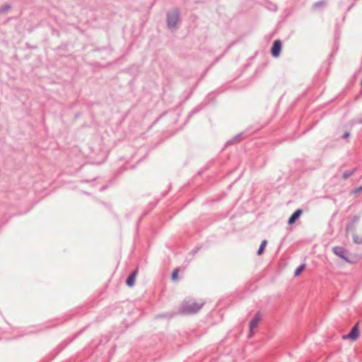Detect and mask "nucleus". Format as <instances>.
I'll use <instances>...</instances> for the list:
<instances>
[{
  "label": "nucleus",
  "mask_w": 362,
  "mask_h": 362,
  "mask_svg": "<svg viewBox=\"0 0 362 362\" xmlns=\"http://www.w3.org/2000/svg\"><path fill=\"white\" fill-rule=\"evenodd\" d=\"M359 337V330L358 327V324L355 325L354 327L351 329V332L346 334L342 336V339L344 340L349 339L351 341H355Z\"/></svg>",
  "instance_id": "obj_4"
},
{
  "label": "nucleus",
  "mask_w": 362,
  "mask_h": 362,
  "mask_svg": "<svg viewBox=\"0 0 362 362\" xmlns=\"http://www.w3.org/2000/svg\"><path fill=\"white\" fill-rule=\"evenodd\" d=\"M179 269H175L173 270L171 276V279L173 281H176L178 279Z\"/></svg>",
  "instance_id": "obj_12"
},
{
  "label": "nucleus",
  "mask_w": 362,
  "mask_h": 362,
  "mask_svg": "<svg viewBox=\"0 0 362 362\" xmlns=\"http://www.w3.org/2000/svg\"><path fill=\"white\" fill-rule=\"evenodd\" d=\"M303 211L301 209H297L289 218L288 223L292 225L301 216Z\"/></svg>",
  "instance_id": "obj_8"
},
{
  "label": "nucleus",
  "mask_w": 362,
  "mask_h": 362,
  "mask_svg": "<svg viewBox=\"0 0 362 362\" xmlns=\"http://www.w3.org/2000/svg\"><path fill=\"white\" fill-rule=\"evenodd\" d=\"M261 317L259 313H257L253 319L250 322V334L249 337H252L253 336V329L256 328L260 322Z\"/></svg>",
  "instance_id": "obj_6"
},
{
  "label": "nucleus",
  "mask_w": 362,
  "mask_h": 362,
  "mask_svg": "<svg viewBox=\"0 0 362 362\" xmlns=\"http://www.w3.org/2000/svg\"><path fill=\"white\" fill-rule=\"evenodd\" d=\"M202 307V303L194 302H187L182 306V313L185 314H192L199 311Z\"/></svg>",
  "instance_id": "obj_2"
},
{
  "label": "nucleus",
  "mask_w": 362,
  "mask_h": 362,
  "mask_svg": "<svg viewBox=\"0 0 362 362\" xmlns=\"http://www.w3.org/2000/svg\"><path fill=\"white\" fill-rule=\"evenodd\" d=\"M281 49V41L279 40H275L274 44H273V46L272 47V54L274 57H277L279 55V54H280Z\"/></svg>",
  "instance_id": "obj_7"
},
{
  "label": "nucleus",
  "mask_w": 362,
  "mask_h": 362,
  "mask_svg": "<svg viewBox=\"0 0 362 362\" xmlns=\"http://www.w3.org/2000/svg\"><path fill=\"white\" fill-rule=\"evenodd\" d=\"M179 21V13L177 11H173L168 15V25L169 27H174Z\"/></svg>",
  "instance_id": "obj_5"
},
{
  "label": "nucleus",
  "mask_w": 362,
  "mask_h": 362,
  "mask_svg": "<svg viewBox=\"0 0 362 362\" xmlns=\"http://www.w3.org/2000/svg\"><path fill=\"white\" fill-rule=\"evenodd\" d=\"M361 191H362V187L355 189L354 192L355 193H358V192H361Z\"/></svg>",
  "instance_id": "obj_13"
},
{
  "label": "nucleus",
  "mask_w": 362,
  "mask_h": 362,
  "mask_svg": "<svg viewBox=\"0 0 362 362\" xmlns=\"http://www.w3.org/2000/svg\"><path fill=\"white\" fill-rule=\"evenodd\" d=\"M137 270L134 271L127 279V284L128 286L132 287L134 285Z\"/></svg>",
  "instance_id": "obj_9"
},
{
  "label": "nucleus",
  "mask_w": 362,
  "mask_h": 362,
  "mask_svg": "<svg viewBox=\"0 0 362 362\" xmlns=\"http://www.w3.org/2000/svg\"><path fill=\"white\" fill-rule=\"evenodd\" d=\"M267 241L266 240H264L261 245H260V247L257 251V255H261L263 252H264V250L265 249V247L267 246Z\"/></svg>",
  "instance_id": "obj_10"
},
{
  "label": "nucleus",
  "mask_w": 362,
  "mask_h": 362,
  "mask_svg": "<svg viewBox=\"0 0 362 362\" xmlns=\"http://www.w3.org/2000/svg\"><path fill=\"white\" fill-rule=\"evenodd\" d=\"M334 255L340 257L346 262H351L349 259V253L346 249L343 247L336 246L332 248Z\"/></svg>",
  "instance_id": "obj_3"
},
{
  "label": "nucleus",
  "mask_w": 362,
  "mask_h": 362,
  "mask_svg": "<svg viewBox=\"0 0 362 362\" xmlns=\"http://www.w3.org/2000/svg\"><path fill=\"white\" fill-rule=\"evenodd\" d=\"M347 233L350 234L356 244L362 243V221L355 218L346 228Z\"/></svg>",
  "instance_id": "obj_1"
},
{
  "label": "nucleus",
  "mask_w": 362,
  "mask_h": 362,
  "mask_svg": "<svg viewBox=\"0 0 362 362\" xmlns=\"http://www.w3.org/2000/svg\"><path fill=\"white\" fill-rule=\"evenodd\" d=\"M305 265L304 264H301L300 267H298L294 272L295 276H299L301 274V272L305 269Z\"/></svg>",
  "instance_id": "obj_11"
},
{
  "label": "nucleus",
  "mask_w": 362,
  "mask_h": 362,
  "mask_svg": "<svg viewBox=\"0 0 362 362\" xmlns=\"http://www.w3.org/2000/svg\"><path fill=\"white\" fill-rule=\"evenodd\" d=\"M349 136V133H346L344 134V135L343 136L344 138H348Z\"/></svg>",
  "instance_id": "obj_14"
}]
</instances>
